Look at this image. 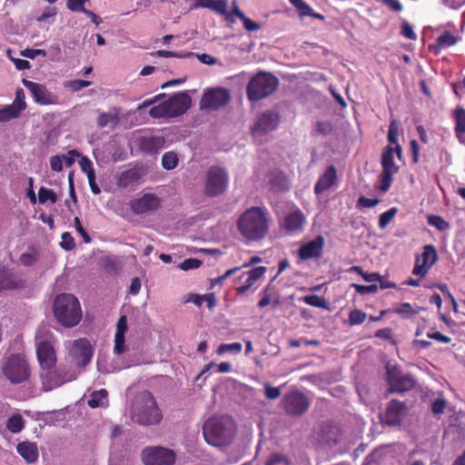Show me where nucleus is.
I'll return each mask as SVG.
<instances>
[{
  "mask_svg": "<svg viewBox=\"0 0 465 465\" xmlns=\"http://www.w3.org/2000/svg\"><path fill=\"white\" fill-rule=\"evenodd\" d=\"M17 452L26 460L28 463H33L38 459V449L35 443L32 442H21L16 447Z\"/></svg>",
  "mask_w": 465,
  "mask_h": 465,
  "instance_id": "nucleus-28",
  "label": "nucleus"
},
{
  "mask_svg": "<svg viewBox=\"0 0 465 465\" xmlns=\"http://www.w3.org/2000/svg\"><path fill=\"white\" fill-rule=\"evenodd\" d=\"M38 201L40 203H45L47 201L54 203L57 201V196L53 190L41 187L38 191Z\"/></svg>",
  "mask_w": 465,
  "mask_h": 465,
  "instance_id": "nucleus-42",
  "label": "nucleus"
},
{
  "mask_svg": "<svg viewBox=\"0 0 465 465\" xmlns=\"http://www.w3.org/2000/svg\"><path fill=\"white\" fill-rule=\"evenodd\" d=\"M278 79L270 73L260 72L247 85V96L252 102L260 101L272 94L278 88Z\"/></svg>",
  "mask_w": 465,
  "mask_h": 465,
  "instance_id": "nucleus-8",
  "label": "nucleus"
},
{
  "mask_svg": "<svg viewBox=\"0 0 465 465\" xmlns=\"http://www.w3.org/2000/svg\"><path fill=\"white\" fill-rule=\"evenodd\" d=\"M61 156L63 158V163H64L66 166H71L74 164L75 157H80L81 155L76 150H71L67 154H62Z\"/></svg>",
  "mask_w": 465,
  "mask_h": 465,
  "instance_id": "nucleus-63",
  "label": "nucleus"
},
{
  "mask_svg": "<svg viewBox=\"0 0 465 465\" xmlns=\"http://www.w3.org/2000/svg\"><path fill=\"white\" fill-rule=\"evenodd\" d=\"M228 174L219 167H211L207 173L205 193L208 196H217L223 193L228 186Z\"/></svg>",
  "mask_w": 465,
  "mask_h": 465,
  "instance_id": "nucleus-12",
  "label": "nucleus"
},
{
  "mask_svg": "<svg viewBox=\"0 0 465 465\" xmlns=\"http://www.w3.org/2000/svg\"><path fill=\"white\" fill-rule=\"evenodd\" d=\"M279 124V116L277 114L268 111L260 115L256 121L252 132L257 137L263 134H267L274 130Z\"/></svg>",
  "mask_w": 465,
  "mask_h": 465,
  "instance_id": "nucleus-19",
  "label": "nucleus"
},
{
  "mask_svg": "<svg viewBox=\"0 0 465 465\" xmlns=\"http://www.w3.org/2000/svg\"><path fill=\"white\" fill-rule=\"evenodd\" d=\"M44 373L42 378L44 380V386L46 391L59 387L67 381L75 380L78 372L74 370H66L65 367L61 366L58 369H43Z\"/></svg>",
  "mask_w": 465,
  "mask_h": 465,
  "instance_id": "nucleus-11",
  "label": "nucleus"
},
{
  "mask_svg": "<svg viewBox=\"0 0 465 465\" xmlns=\"http://www.w3.org/2000/svg\"><path fill=\"white\" fill-rule=\"evenodd\" d=\"M89 0H66L67 7L73 12L84 13L87 9L84 8V5Z\"/></svg>",
  "mask_w": 465,
  "mask_h": 465,
  "instance_id": "nucleus-51",
  "label": "nucleus"
},
{
  "mask_svg": "<svg viewBox=\"0 0 465 465\" xmlns=\"http://www.w3.org/2000/svg\"><path fill=\"white\" fill-rule=\"evenodd\" d=\"M381 2L392 12L400 13L403 10V5L400 0H381Z\"/></svg>",
  "mask_w": 465,
  "mask_h": 465,
  "instance_id": "nucleus-56",
  "label": "nucleus"
},
{
  "mask_svg": "<svg viewBox=\"0 0 465 465\" xmlns=\"http://www.w3.org/2000/svg\"><path fill=\"white\" fill-rule=\"evenodd\" d=\"M341 435V430L340 426L332 422L325 423L322 427V446L333 447L338 443Z\"/></svg>",
  "mask_w": 465,
  "mask_h": 465,
  "instance_id": "nucleus-22",
  "label": "nucleus"
},
{
  "mask_svg": "<svg viewBox=\"0 0 465 465\" xmlns=\"http://www.w3.org/2000/svg\"><path fill=\"white\" fill-rule=\"evenodd\" d=\"M6 427L13 433L20 432L25 427L23 417L20 414L11 416L7 420Z\"/></svg>",
  "mask_w": 465,
  "mask_h": 465,
  "instance_id": "nucleus-37",
  "label": "nucleus"
},
{
  "mask_svg": "<svg viewBox=\"0 0 465 465\" xmlns=\"http://www.w3.org/2000/svg\"><path fill=\"white\" fill-rule=\"evenodd\" d=\"M401 35L410 40L417 39V35L415 34L411 25L406 20L401 23Z\"/></svg>",
  "mask_w": 465,
  "mask_h": 465,
  "instance_id": "nucleus-47",
  "label": "nucleus"
},
{
  "mask_svg": "<svg viewBox=\"0 0 465 465\" xmlns=\"http://www.w3.org/2000/svg\"><path fill=\"white\" fill-rule=\"evenodd\" d=\"M23 285V280L5 266L0 265V291L15 289Z\"/></svg>",
  "mask_w": 465,
  "mask_h": 465,
  "instance_id": "nucleus-24",
  "label": "nucleus"
},
{
  "mask_svg": "<svg viewBox=\"0 0 465 465\" xmlns=\"http://www.w3.org/2000/svg\"><path fill=\"white\" fill-rule=\"evenodd\" d=\"M202 264V262L195 258H189L184 260L181 264L180 268L183 271H188L192 269H197Z\"/></svg>",
  "mask_w": 465,
  "mask_h": 465,
  "instance_id": "nucleus-57",
  "label": "nucleus"
},
{
  "mask_svg": "<svg viewBox=\"0 0 465 465\" xmlns=\"http://www.w3.org/2000/svg\"><path fill=\"white\" fill-rule=\"evenodd\" d=\"M107 391L104 389L94 391L88 400L91 408L106 407L108 405Z\"/></svg>",
  "mask_w": 465,
  "mask_h": 465,
  "instance_id": "nucleus-34",
  "label": "nucleus"
},
{
  "mask_svg": "<svg viewBox=\"0 0 465 465\" xmlns=\"http://www.w3.org/2000/svg\"><path fill=\"white\" fill-rule=\"evenodd\" d=\"M320 255V236L315 237L312 241L302 245L298 251V256L301 260L305 261L315 258Z\"/></svg>",
  "mask_w": 465,
  "mask_h": 465,
  "instance_id": "nucleus-26",
  "label": "nucleus"
},
{
  "mask_svg": "<svg viewBox=\"0 0 465 465\" xmlns=\"http://www.w3.org/2000/svg\"><path fill=\"white\" fill-rule=\"evenodd\" d=\"M178 158L175 153L167 152L162 157V165L166 170H173L177 166Z\"/></svg>",
  "mask_w": 465,
  "mask_h": 465,
  "instance_id": "nucleus-41",
  "label": "nucleus"
},
{
  "mask_svg": "<svg viewBox=\"0 0 465 465\" xmlns=\"http://www.w3.org/2000/svg\"><path fill=\"white\" fill-rule=\"evenodd\" d=\"M457 43V37L446 31L436 38V43L430 45L429 49L435 54H439L442 49L454 45Z\"/></svg>",
  "mask_w": 465,
  "mask_h": 465,
  "instance_id": "nucleus-29",
  "label": "nucleus"
},
{
  "mask_svg": "<svg viewBox=\"0 0 465 465\" xmlns=\"http://www.w3.org/2000/svg\"><path fill=\"white\" fill-rule=\"evenodd\" d=\"M194 7L207 8L221 15L226 13L228 3L226 0H195Z\"/></svg>",
  "mask_w": 465,
  "mask_h": 465,
  "instance_id": "nucleus-32",
  "label": "nucleus"
},
{
  "mask_svg": "<svg viewBox=\"0 0 465 465\" xmlns=\"http://www.w3.org/2000/svg\"><path fill=\"white\" fill-rule=\"evenodd\" d=\"M263 387L265 397L269 400H276L282 394V391L279 387H273L269 383H265Z\"/></svg>",
  "mask_w": 465,
  "mask_h": 465,
  "instance_id": "nucleus-50",
  "label": "nucleus"
},
{
  "mask_svg": "<svg viewBox=\"0 0 465 465\" xmlns=\"http://www.w3.org/2000/svg\"><path fill=\"white\" fill-rule=\"evenodd\" d=\"M70 361L79 369L87 366L94 355V348L86 338L67 341L64 343Z\"/></svg>",
  "mask_w": 465,
  "mask_h": 465,
  "instance_id": "nucleus-9",
  "label": "nucleus"
},
{
  "mask_svg": "<svg viewBox=\"0 0 465 465\" xmlns=\"http://www.w3.org/2000/svg\"><path fill=\"white\" fill-rule=\"evenodd\" d=\"M395 312L404 316H411L417 314L419 310H416L409 302L401 303L396 310Z\"/></svg>",
  "mask_w": 465,
  "mask_h": 465,
  "instance_id": "nucleus-49",
  "label": "nucleus"
},
{
  "mask_svg": "<svg viewBox=\"0 0 465 465\" xmlns=\"http://www.w3.org/2000/svg\"><path fill=\"white\" fill-rule=\"evenodd\" d=\"M282 405L287 414L298 416L308 411L310 401L302 391H292L282 397Z\"/></svg>",
  "mask_w": 465,
  "mask_h": 465,
  "instance_id": "nucleus-13",
  "label": "nucleus"
},
{
  "mask_svg": "<svg viewBox=\"0 0 465 465\" xmlns=\"http://www.w3.org/2000/svg\"><path fill=\"white\" fill-rule=\"evenodd\" d=\"M446 408V401L442 398H437L431 403V411L435 415L442 414Z\"/></svg>",
  "mask_w": 465,
  "mask_h": 465,
  "instance_id": "nucleus-55",
  "label": "nucleus"
},
{
  "mask_svg": "<svg viewBox=\"0 0 465 465\" xmlns=\"http://www.w3.org/2000/svg\"><path fill=\"white\" fill-rule=\"evenodd\" d=\"M266 272V268L263 266L256 267L248 272V278L246 282L249 286H252L254 282L261 278Z\"/></svg>",
  "mask_w": 465,
  "mask_h": 465,
  "instance_id": "nucleus-43",
  "label": "nucleus"
},
{
  "mask_svg": "<svg viewBox=\"0 0 465 465\" xmlns=\"http://www.w3.org/2000/svg\"><path fill=\"white\" fill-rule=\"evenodd\" d=\"M230 94L226 89L217 88L205 92L201 99L202 109L216 110L230 101Z\"/></svg>",
  "mask_w": 465,
  "mask_h": 465,
  "instance_id": "nucleus-17",
  "label": "nucleus"
},
{
  "mask_svg": "<svg viewBox=\"0 0 465 465\" xmlns=\"http://www.w3.org/2000/svg\"><path fill=\"white\" fill-rule=\"evenodd\" d=\"M387 381L390 385V392H405L413 389L416 385L414 378L410 374H401L397 368L387 366Z\"/></svg>",
  "mask_w": 465,
  "mask_h": 465,
  "instance_id": "nucleus-14",
  "label": "nucleus"
},
{
  "mask_svg": "<svg viewBox=\"0 0 465 465\" xmlns=\"http://www.w3.org/2000/svg\"><path fill=\"white\" fill-rule=\"evenodd\" d=\"M455 134L460 143L465 144V109L458 107L454 110Z\"/></svg>",
  "mask_w": 465,
  "mask_h": 465,
  "instance_id": "nucleus-27",
  "label": "nucleus"
},
{
  "mask_svg": "<svg viewBox=\"0 0 465 465\" xmlns=\"http://www.w3.org/2000/svg\"><path fill=\"white\" fill-rule=\"evenodd\" d=\"M394 149L391 145H387L383 148L381 153V164L384 173H397L399 172V166L394 163Z\"/></svg>",
  "mask_w": 465,
  "mask_h": 465,
  "instance_id": "nucleus-25",
  "label": "nucleus"
},
{
  "mask_svg": "<svg viewBox=\"0 0 465 465\" xmlns=\"http://www.w3.org/2000/svg\"><path fill=\"white\" fill-rule=\"evenodd\" d=\"M140 168H131L120 173L116 177L117 185L121 188L134 190L142 179Z\"/></svg>",
  "mask_w": 465,
  "mask_h": 465,
  "instance_id": "nucleus-21",
  "label": "nucleus"
},
{
  "mask_svg": "<svg viewBox=\"0 0 465 465\" xmlns=\"http://www.w3.org/2000/svg\"><path fill=\"white\" fill-rule=\"evenodd\" d=\"M428 223L430 226L435 227L440 232H444L449 229L450 224L440 215H429L428 216Z\"/></svg>",
  "mask_w": 465,
  "mask_h": 465,
  "instance_id": "nucleus-39",
  "label": "nucleus"
},
{
  "mask_svg": "<svg viewBox=\"0 0 465 465\" xmlns=\"http://www.w3.org/2000/svg\"><path fill=\"white\" fill-rule=\"evenodd\" d=\"M79 165L82 172L86 173L87 178L91 177V175H95L94 170L93 168V163L86 156H80Z\"/></svg>",
  "mask_w": 465,
  "mask_h": 465,
  "instance_id": "nucleus-45",
  "label": "nucleus"
},
{
  "mask_svg": "<svg viewBox=\"0 0 465 465\" xmlns=\"http://www.w3.org/2000/svg\"><path fill=\"white\" fill-rule=\"evenodd\" d=\"M352 287L355 289L356 292L361 295L376 293L378 292V286L376 284L361 285L353 283Z\"/></svg>",
  "mask_w": 465,
  "mask_h": 465,
  "instance_id": "nucleus-48",
  "label": "nucleus"
},
{
  "mask_svg": "<svg viewBox=\"0 0 465 465\" xmlns=\"http://www.w3.org/2000/svg\"><path fill=\"white\" fill-rule=\"evenodd\" d=\"M428 338L435 340L437 341L442 342V343H450L451 339L440 331H429L427 333Z\"/></svg>",
  "mask_w": 465,
  "mask_h": 465,
  "instance_id": "nucleus-64",
  "label": "nucleus"
},
{
  "mask_svg": "<svg viewBox=\"0 0 465 465\" xmlns=\"http://www.w3.org/2000/svg\"><path fill=\"white\" fill-rule=\"evenodd\" d=\"M192 99L186 93L173 94L167 100L153 106L149 114L153 118H173L183 114L191 106Z\"/></svg>",
  "mask_w": 465,
  "mask_h": 465,
  "instance_id": "nucleus-6",
  "label": "nucleus"
},
{
  "mask_svg": "<svg viewBox=\"0 0 465 465\" xmlns=\"http://www.w3.org/2000/svg\"><path fill=\"white\" fill-rule=\"evenodd\" d=\"M438 259L439 256L435 246L432 244L425 245L420 256H416L412 274L421 278L425 277Z\"/></svg>",
  "mask_w": 465,
  "mask_h": 465,
  "instance_id": "nucleus-15",
  "label": "nucleus"
},
{
  "mask_svg": "<svg viewBox=\"0 0 465 465\" xmlns=\"http://www.w3.org/2000/svg\"><path fill=\"white\" fill-rule=\"evenodd\" d=\"M393 175H394V173L381 172V185L379 187V189L381 192L385 193L390 189L391 183H392Z\"/></svg>",
  "mask_w": 465,
  "mask_h": 465,
  "instance_id": "nucleus-52",
  "label": "nucleus"
},
{
  "mask_svg": "<svg viewBox=\"0 0 465 465\" xmlns=\"http://www.w3.org/2000/svg\"><path fill=\"white\" fill-rule=\"evenodd\" d=\"M304 223V216L299 210L291 212L285 218L284 228L289 232L300 230Z\"/></svg>",
  "mask_w": 465,
  "mask_h": 465,
  "instance_id": "nucleus-30",
  "label": "nucleus"
},
{
  "mask_svg": "<svg viewBox=\"0 0 465 465\" xmlns=\"http://www.w3.org/2000/svg\"><path fill=\"white\" fill-rule=\"evenodd\" d=\"M406 409V404L403 401L391 400L381 416L382 421L388 425L400 424L401 417Z\"/></svg>",
  "mask_w": 465,
  "mask_h": 465,
  "instance_id": "nucleus-20",
  "label": "nucleus"
},
{
  "mask_svg": "<svg viewBox=\"0 0 465 465\" xmlns=\"http://www.w3.org/2000/svg\"><path fill=\"white\" fill-rule=\"evenodd\" d=\"M397 213V209L395 207H392L389 209L388 211L384 212L380 215L379 218V226L381 228H385L391 221L394 218V216Z\"/></svg>",
  "mask_w": 465,
  "mask_h": 465,
  "instance_id": "nucleus-44",
  "label": "nucleus"
},
{
  "mask_svg": "<svg viewBox=\"0 0 465 465\" xmlns=\"http://www.w3.org/2000/svg\"><path fill=\"white\" fill-rule=\"evenodd\" d=\"M0 371L3 378L13 385L22 384L31 376L29 362L21 353H14L5 358Z\"/></svg>",
  "mask_w": 465,
  "mask_h": 465,
  "instance_id": "nucleus-5",
  "label": "nucleus"
},
{
  "mask_svg": "<svg viewBox=\"0 0 465 465\" xmlns=\"http://www.w3.org/2000/svg\"><path fill=\"white\" fill-rule=\"evenodd\" d=\"M23 111L14 104L6 105L0 109V123H6L10 120L16 119Z\"/></svg>",
  "mask_w": 465,
  "mask_h": 465,
  "instance_id": "nucleus-35",
  "label": "nucleus"
},
{
  "mask_svg": "<svg viewBox=\"0 0 465 465\" xmlns=\"http://www.w3.org/2000/svg\"><path fill=\"white\" fill-rule=\"evenodd\" d=\"M269 223V211L265 207L252 206L239 216L237 228L244 239L257 242L267 235Z\"/></svg>",
  "mask_w": 465,
  "mask_h": 465,
  "instance_id": "nucleus-1",
  "label": "nucleus"
},
{
  "mask_svg": "<svg viewBox=\"0 0 465 465\" xmlns=\"http://www.w3.org/2000/svg\"><path fill=\"white\" fill-rule=\"evenodd\" d=\"M160 204L159 198L153 193H145L131 203V209L136 214H143L157 210Z\"/></svg>",
  "mask_w": 465,
  "mask_h": 465,
  "instance_id": "nucleus-18",
  "label": "nucleus"
},
{
  "mask_svg": "<svg viewBox=\"0 0 465 465\" xmlns=\"http://www.w3.org/2000/svg\"><path fill=\"white\" fill-rule=\"evenodd\" d=\"M119 122L118 112L114 110L106 113H101L97 117V125L100 128L106 126L114 127Z\"/></svg>",
  "mask_w": 465,
  "mask_h": 465,
  "instance_id": "nucleus-33",
  "label": "nucleus"
},
{
  "mask_svg": "<svg viewBox=\"0 0 465 465\" xmlns=\"http://www.w3.org/2000/svg\"><path fill=\"white\" fill-rule=\"evenodd\" d=\"M289 2L298 10L301 16L312 15L320 18V14L313 13L309 5L303 0H289Z\"/></svg>",
  "mask_w": 465,
  "mask_h": 465,
  "instance_id": "nucleus-36",
  "label": "nucleus"
},
{
  "mask_svg": "<svg viewBox=\"0 0 465 465\" xmlns=\"http://www.w3.org/2000/svg\"><path fill=\"white\" fill-rule=\"evenodd\" d=\"M61 247L66 251H70L74 247V238L69 232H64L62 234Z\"/></svg>",
  "mask_w": 465,
  "mask_h": 465,
  "instance_id": "nucleus-62",
  "label": "nucleus"
},
{
  "mask_svg": "<svg viewBox=\"0 0 465 465\" xmlns=\"http://www.w3.org/2000/svg\"><path fill=\"white\" fill-rule=\"evenodd\" d=\"M54 314L63 326H76L82 320V310L79 301L72 294L58 295L54 302Z\"/></svg>",
  "mask_w": 465,
  "mask_h": 465,
  "instance_id": "nucleus-4",
  "label": "nucleus"
},
{
  "mask_svg": "<svg viewBox=\"0 0 465 465\" xmlns=\"http://www.w3.org/2000/svg\"><path fill=\"white\" fill-rule=\"evenodd\" d=\"M242 345L241 342H233V343H223L217 349V353L219 355L224 354L226 352H232L233 354H238L242 351Z\"/></svg>",
  "mask_w": 465,
  "mask_h": 465,
  "instance_id": "nucleus-40",
  "label": "nucleus"
},
{
  "mask_svg": "<svg viewBox=\"0 0 465 465\" xmlns=\"http://www.w3.org/2000/svg\"><path fill=\"white\" fill-rule=\"evenodd\" d=\"M130 417L139 425L153 426L162 421L163 413L153 395L148 391H143L133 399Z\"/></svg>",
  "mask_w": 465,
  "mask_h": 465,
  "instance_id": "nucleus-3",
  "label": "nucleus"
},
{
  "mask_svg": "<svg viewBox=\"0 0 465 465\" xmlns=\"http://www.w3.org/2000/svg\"><path fill=\"white\" fill-rule=\"evenodd\" d=\"M367 314L361 310H353L349 314V321L351 325L361 324L365 322Z\"/></svg>",
  "mask_w": 465,
  "mask_h": 465,
  "instance_id": "nucleus-46",
  "label": "nucleus"
},
{
  "mask_svg": "<svg viewBox=\"0 0 465 465\" xmlns=\"http://www.w3.org/2000/svg\"><path fill=\"white\" fill-rule=\"evenodd\" d=\"M143 465H174L176 461L175 452L162 446H149L141 453Z\"/></svg>",
  "mask_w": 465,
  "mask_h": 465,
  "instance_id": "nucleus-10",
  "label": "nucleus"
},
{
  "mask_svg": "<svg viewBox=\"0 0 465 465\" xmlns=\"http://www.w3.org/2000/svg\"><path fill=\"white\" fill-rule=\"evenodd\" d=\"M266 465H290L287 458L282 454H272Z\"/></svg>",
  "mask_w": 465,
  "mask_h": 465,
  "instance_id": "nucleus-60",
  "label": "nucleus"
},
{
  "mask_svg": "<svg viewBox=\"0 0 465 465\" xmlns=\"http://www.w3.org/2000/svg\"><path fill=\"white\" fill-rule=\"evenodd\" d=\"M272 186L278 190L283 191L289 188V183L285 176L281 173L276 174V180L272 181Z\"/></svg>",
  "mask_w": 465,
  "mask_h": 465,
  "instance_id": "nucleus-61",
  "label": "nucleus"
},
{
  "mask_svg": "<svg viewBox=\"0 0 465 465\" xmlns=\"http://www.w3.org/2000/svg\"><path fill=\"white\" fill-rule=\"evenodd\" d=\"M380 203V200L367 198L363 195L360 196L357 202V207L359 208H372Z\"/></svg>",
  "mask_w": 465,
  "mask_h": 465,
  "instance_id": "nucleus-53",
  "label": "nucleus"
},
{
  "mask_svg": "<svg viewBox=\"0 0 465 465\" xmlns=\"http://www.w3.org/2000/svg\"><path fill=\"white\" fill-rule=\"evenodd\" d=\"M18 108H20L22 111L25 110L26 108V103H25V94L23 89L18 88L15 91V98L14 102L12 103Z\"/></svg>",
  "mask_w": 465,
  "mask_h": 465,
  "instance_id": "nucleus-54",
  "label": "nucleus"
},
{
  "mask_svg": "<svg viewBox=\"0 0 465 465\" xmlns=\"http://www.w3.org/2000/svg\"><path fill=\"white\" fill-rule=\"evenodd\" d=\"M91 84V82L85 80L69 81L65 86L70 87L74 92H78Z\"/></svg>",
  "mask_w": 465,
  "mask_h": 465,
  "instance_id": "nucleus-58",
  "label": "nucleus"
},
{
  "mask_svg": "<svg viewBox=\"0 0 465 465\" xmlns=\"http://www.w3.org/2000/svg\"><path fill=\"white\" fill-rule=\"evenodd\" d=\"M127 331V318L121 316L116 324V331L114 334V352L115 354H122L125 351V332Z\"/></svg>",
  "mask_w": 465,
  "mask_h": 465,
  "instance_id": "nucleus-23",
  "label": "nucleus"
},
{
  "mask_svg": "<svg viewBox=\"0 0 465 465\" xmlns=\"http://www.w3.org/2000/svg\"><path fill=\"white\" fill-rule=\"evenodd\" d=\"M36 355L42 369H51L56 363L54 349V337L45 325H40L35 332Z\"/></svg>",
  "mask_w": 465,
  "mask_h": 465,
  "instance_id": "nucleus-7",
  "label": "nucleus"
},
{
  "mask_svg": "<svg viewBox=\"0 0 465 465\" xmlns=\"http://www.w3.org/2000/svg\"><path fill=\"white\" fill-rule=\"evenodd\" d=\"M38 259V252L35 248H29L27 252L20 256L19 262L24 266H31L35 264Z\"/></svg>",
  "mask_w": 465,
  "mask_h": 465,
  "instance_id": "nucleus-38",
  "label": "nucleus"
},
{
  "mask_svg": "<svg viewBox=\"0 0 465 465\" xmlns=\"http://www.w3.org/2000/svg\"><path fill=\"white\" fill-rule=\"evenodd\" d=\"M205 441L214 447L223 448L230 445L236 434V425L229 416H213L203 424Z\"/></svg>",
  "mask_w": 465,
  "mask_h": 465,
  "instance_id": "nucleus-2",
  "label": "nucleus"
},
{
  "mask_svg": "<svg viewBox=\"0 0 465 465\" xmlns=\"http://www.w3.org/2000/svg\"><path fill=\"white\" fill-rule=\"evenodd\" d=\"M388 141L391 143L398 144V127L395 121L390 124L388 131Z\"/></svg>",
  "mask_w": 465,
  "mask_h": 465,
  "instance_id": "nucleus-59",
  "label": "nucleus"
},
{
  "mask_svg": "<svg viewBox=\"0 0 465 465\" xmlns=\"http://www.w3.org/2000/svg\"><path fill=\"white\" fill-rule=\"evenodd\" d=\"M23 84L30 91L34 101L41 105L55 104L58 97L50 92L44 84L23 79Z\"/></svg>",
  "mask_w": 465,
  "mask_h": 465,
  "instance_id": "nucleus-16",
  "label": "nucleus"
},
{
  "mask_svg": "<svg viewBox=\"0 0 465 465\" xmlns=\"http://www.w3.org/2000/svg\"><path fill=\"white\" fill-rule=\"evenodd\" d=\"M338 186L337 169L334 165H330L322 174V193Z\"/></svg>",
  "mask_w": 465,
  "mask_h": 465,
  "instance_id": "nucleus-31",
  "label": "nucleus"
}]
</instances>
